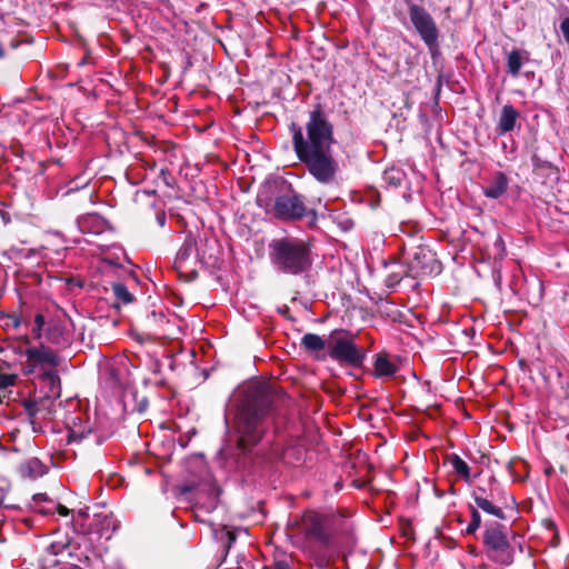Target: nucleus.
Returning a JSON list of instances; mask_svg holds the SVG:
<instances>
[{
  "instance_id": "1",
  "label": "nucleus",
  "mask_w": 569,
  "mask_h": 569,
  "mask_svg": "<svg viewBox=\"0 0 569 569\" xmlns=\"http://www.w3.org/2000/svg\"><path fill=\"white\" fill-rule=\"evenodd\" d=\"M292 146L307 172L320 184L330 186L338 181L340 164L335 154L333 124L318 104L309 112L305 129L292 122L289 126Z\"/></svg>"
},
{
  "instance_id": "2",
  "label": "nucleus",
  "mask_w": 569,
  "mask_h": 569,
  "mask_svg": "<svg viewBox=\"0 0 569 569\" xmlns=\"http://www.w3.org/2000/svg\"><path fill=\"white\" fill-rule=\"evenodd\" d=\"M276 395L266 385H253L247 388L243 400L238 409L234 428L239 436L238 445L231 451L223 450V467L229 471L246 470L253 463V452L270 426Z\"/></svg>"
},
{
  "instance_id": "3",
  "label": "nucleus",
  "mask_w": 569,
  "mask_h": 569,
  "mask_svg": "<svg viewBox=\"0 0 569 569\" xmlns=\"http://www.w3.org/2000/svg\"><path fill=\"white\" fill-rule=\"evenodd\" d=\"M257 203L281 221H298L309 213L305 198L286 180L266 186L257 197ZM313 219L316 211L310 210Z\"/></svg>"
},
{
  "instance_id": "4",
  "label": "nucleus",
  "mask_w": 569,
  "mask_h": 569,
  "mask_svg": "<svg viewBox=\"0 0 569 569\" xmlns=\"http://www.w3.org/2000/svg\"><path fill=\"white\" fill-rule=\"evenodd\" d=\"M269 258L277 271L291 276L302 274L312 266L310 243L295 237L272 240L269 244Z\"/></svg>"
},
{
  "instance_id": "5",
  "label": "nucleus",
  "mask_w": 569,
  "mask_h": 569,
  "mask_svg": "<svg viewBox=\"0 0 569 569\" xmlns=\"http://www.w3.org/2000/svg\"><path fill=\"white\" fill-rule=\"evenodd\" d=\"M315 358L321 361L330 358L341 366L359 368L366 359V353L365 350L356 343V336L351 331L336 329L329 333L328 351L322 355H317Z\"/></svg>"
},
{
  "instance_id": "6",
  "label": "nucleus",
  "mask_w": 569,
  "mask_h": 569,
  "mask_svg": "<svg viewBox=\"0 0 569 569\" xmlns=\"http://www.w3.org/2000/svg\"><path fill=\"white\" fill-rule=\"evenodd\" d=\"M508 528L498 522L487 523L483 532V543L490 557L507 566L512 563L515 556V547L508 540Z\"/></svg>"
},
{
  "instance_id": "7",
  "label": "nucleus",
  "mask_w": 569,
  "mask_h": 569,
  "mask_svg": "<svg viewBox=\"0 0 569 569\" xmlns=\"http://www.w3.org/2000/svg\"><path fill=\"white\" fill-rule=\"evenodd\" d=\"M289 526L297 535L303 536L306 540L318 542L322 546L330 543V536L326 528V519L318 512L307 511L300 519L291 520Z\"/></svg>"
},
{
  "instance_id": "8",
  "label": "nucleus",
  "mask_w": 569,
  "mask_h": 569,
  "mask_svg": "<svg viewBox=\"0 0 569 569\" xmlns=\"http://www.w3.org/2000/svg\"><path fill=\"white\" fill-rule=\"evenodd\" d=\"M409 18L415 30L428 47L431 53L438 50L439 30L431 14L421 6L410 3Z\"/></svg>"
},
{
  "instance_id": "9",
  "label": "nucleus",
  "mask_w": 569,
  "mask_h": 569,
  "mask_svg": "<svg viewBox=\"0 0 569 569\" xmlns=\"http://www.w3.org/2000/svg\"><path fill=\"white\" fill-rule=\"evenodd\" d=\"M472 498L476 506L483 512L499 519H505L503 507L507 506L508 496L498 486L489 491L482 487H477L472 492Z\"/></svg>"
},
{
  "instance_id": "10",
  "label": "nucleus",
  "mask_w": 569,
  "mask_h": 569,
  "mask_svg": "<svg viewBox=\"0 0 569 569\" xmlns=\"http://www.w3.org/2000/svg\"><path fill=\"white\" fill-rule=\"evenodd\" d=\"M52 405L53 400H50L49 397H41L39 399L33 400H23L22 413L27 416V419L31 425L33 432H40L42 429L41 422L43 420L50 419L52 415Z\"/></svg>"
},
{
  "instance_id": "11",
  "label": "nucleus",
  "mask_w": 569,
  "mask_h": 569,
  "mask_svg": "<svg viewBox=\"0 0 569 569\" xmlns=\"http://www.w3.org/2000/svg\"><path fill=\"white\" fill-rule=\"evenodd\" d=\"M409 269L417 274L432 276L439 274L442 266L431 250L418 247L411 254Z\"/></svg>"
},
{
  "instance_id": "12",
  "label": "nucleus",
  "mask_w": 569,
  "mask_h": 569,
  "mask_svg": "<svg viewBox=\"0 0 569 569\" xmlns=\"http://www.w3.org/2000/svg\"><path fill=\"white\" fill-rule=\"evenodd\" d=\"M82 233L100 234L108 228V221L97 213H88L77 219Z\"/></svg>"
},
{
  "instance_id": "13",
  "label": "nucleus",
  "mask_w": 569,
  "mask_h": 569,
  "mask_svg": "<svg viewBox=\"0 0 569 569\" xmlns=\"http://www.w3.org/2000/svg\"><path fill=\"white\" fill-rule=\"evenodd\" d=\"M196 248H197L196 237L192 233H188L184 237V240H183L181 247L179 248V250L176 254L174 261H173V266L177 270L182 271L186 268L187 262L191 259L192 254L196 251Z\"/></svg>"
},
{
  "instance_id": "14",
  "label": "nucleus",
  "mask_w": 569,
  "mask_h": 569,
  "mask_svg": "<svg viewBox=\"0 0 569 569\" xmlns=\"http://www.w3.org/2000/svg\"><path fill=\"white\" fill-rule=\"evenodd\" d=\"M29 361L58 367L60 359L50 348L41 346L40 348H29L24 352Z\"/></svg>"
},
{
  "instance_id": "15",
  "label": "nucleus",
  "mask_w": 569,
  "mask_h": 569,
  "mask_svg": "<svg viewBox=\"0 0 569 569\" xmlns=\"http://www.w3.org/2000/svg\"><path fill=\"white\" fill-rule=\"evenodd\" d=\"M508 186L509 179L507 176L501 171H497L483 188V194L490 199H498L507 191Z\"/></svg>"
},
{
  "instance_id": "16",
  "label": "nucleus",
  "mask_w": 569,
  "mask_h": 569,
  "mask_svg": "<svg viewBox=\"0 0 569 569\" xmlns=\"http://www.w3.org/2000/svg\"><path fill=\"white\" fill-rule=\"evenodd\" d=\"M518 118L519 112L513 106H503L497 124L498 133L505 134L512 131L516 127Z\"/></svg>"
},
{
  "instance_id": "17",
  "label": "nucleus",
  "mask_w": 569,
  "mask_h": 569,
  "mask_svg": "<svg viewBox=\"0 0 569 569\" xmlns=\"http://www.w3.org/2000/svg\"><path fill=\"white\" fill-rule=\"evenodd\" d=\"M300 345L308 352L316 353V356L322 355L328 351L329 336L323 339L316 333H306L302 336Z\"/></svg>"
},
{
  "instance_id": "18",
  "label": "nucleus",
  "mask_w": 569,
  "mask_h": 569,
  "mask_svg": "<svg viewBox=\"0 0 569 569\" xmlns=\"http://www.w3.org/2000/svg\"><path fill=\"white\" fill-rule=\"evenodd\" d=\"M530 59L529 52L521 49H513L507 53V71L516 78L519 76L522 66Z\"/></svg>"
},
{
  "instance_id": "19",
  "label": "nucleus",
  "mask_w": 569,
  "mask_h": 569,
  "mask_svg": "<svg viewBox=\"0 0 569 569\" xmlns=\"http://www.w3.org/2000/svg\"><path fill=\"white\" fill-rule=\"evenodd\" d=\"M93 526L94 531L99 535L100 538L109 540L118 529L119 522L113 518L112 515H106L97 519Z\"/></svg>"
},
{
  "instance_id": "20",
  "label": "nucleus",
  "mask_w": 569,
  "mask_h": 569,
  "mask_svg": "<svg viewBox=\"0 0 569 569\" xmlns=\"http://www.w3.org/2000/svg\"><path fill=\"white\" fill-rule=\"evenodd\" d=\"M48 468L38 458H30L20 466V472L23 477L37 479L44 476Z\"/></svg>"
},
{
  "instance_id": "21",
  "label": "nucleus",
  "mask_w": 569,
  "mask_h": 569,
  "mask_svg": "<svg viewBox=\"0 0 569 569\" xmlns=\"http://www.w3.org/2000/svg\"><path fill=\"white\" fill-rule=\"evenodd\" d=\"M373 367L376 376L379 378L392 377L398 370L397 366L386 353H379L376 356Z\"/></svg>"
},
{
  "instance_id": "22",
  "label": "nucleus",
  "mask_w": 569,
  "mask_h": 569,
  "mask_svg": "<svg viewBox=\"0 0 569 569\" xmlns=\"http://www.w3.org/2000/svg\"><path fill=\"white\" fill-rule=\"evenodd\" d=\"M41 380L48 387V395L46 397H49L50 400L53 398L60 397L61 392V383H60V377L54 370H48L44 371L41 375Z\"/></svg>"
},
{
  "instance_id": "23",
  "label": "nucleus",
  "mask_w": 569,
  "mask_h": 569,
  "mask_svg": "<svg viewBox=\"0 0 569 569\" xmlns=\"http://www.w3.org/2000/svg\"><path fill=\"white\" fill-rule=\"evenodd\" d=\"M448 461L450 462L453 471L458 476H460L465 480H469L470 467L465 460H462L457 453H451L450 456H448Z\"/></svg>"
},
{
  "instance_id": "24",
  "label": "nucleus",
  "mask_w": 569,
  "mask_h": 569,
  "mask_svg": "<svg viewBox=\"0 0 569 569\" xmlns=\"http://www.w3.org/2000/svg\"><path fill=\"white\" fill-rule=\"evenodd\" d=\"M405 179V172L398 168H389L385 170L382 180L388 187L397 188Z\"/></svg>"
},
{
  "instance_id": "25",
  "label": "nucleus",
  "mask_w": 569,
  "mask_h": 569,
  "mask_svg": "<svg viewBox=\"0 0 569 569\" xmlns=\"http://www.w3.org/2000/svg\"><path fill=\"white\" fill-rule=\"evenodd\" d=\"M112 292L119 301L126 305L133 301V296L129 292L128 288L121 282H116L112 284Z\"/></svg>"
},
{
  "instance_id": "26",
  "label": "nucleus",
  "mask_w": 569,
  "mask_h": 569,
  "mask_svg": "<svg viewBox=\"0 0 569 569\" xmlns=\"http://www.w3.org/2000/svg\"><path fill=\"white\" fill-rule=\"evenodd\" d=\"M469 509H470V513H471V520L466 528V533L473 535L479 529V527L481 525V516L476 507L470 505Z\"/></svg>"
},
{
  "instance_id": "27",
  "label": "nucleus",
  "mask_w": 569,
  "mask_h": 569,
  "mask_svg": "<svg viewBox=\"0 0 569 569\" xmlns=\"http://www.w3.org/2000/svg\"><path fill=\"white\" fill-rule=\"evenodd\" d=\"M91 433L90 428H70L68 430V443L80 442Z\"/></svg>"
},
{
  "instance_id": "28",
  "label": "nucleus",
  "mask_w": 569,
  "mask_h": 569,
  "mask_svg": "<svg viewBox=\"0 0 569 569\" xmlns=\"http://www.w3.org/2000/svg\"><path fill=\"white\" fill-rule=\"evenodd\" d=\"M270 569H293L292 558L287 555H281L274 558Z\"/></svg>"
},
{
  "instance_id": "29",
  "label": "nucleus",
  "mask_w": 569,
  "mask_h": 569,
  "mask_svg": "<svg viewBox=\"0 0 569 569\" xmlns=\"http://www.w3.org/2000/svg\"><path fill=\"white\" fill-rule=\"evenodd\" d=\"M18 376L16 373L0 372V390L16 385Z\"/></svg>"
},
{
  "instance_id": "30",
  "label": "nucleus",
  "mask_w": 569,
  "mask_h": 569,
  "mask_svg": "<svg viewBox=\"0 0 569 569\" xmlns=\"http://www.w3.org/2000/svg\"><path fill=\"white\" fill-rule=\"evenodd\" d=\"M209 491V505L207 507V510H212L217 506L219 491L216 487H210Z\"/></svg>"
},
{
  "instance_id": "31",
  "label": "nucleus",
  "mask_w": 569,
  "mask_h": 569,
  "mask_svg": "<svg viewBox=\"0 0 569 569\" xmlns=\"http://www.w3.org/2000/svg\"><path fill=\"white\" fill-rule=\"evenodd\" d=\"M43 325H44L43 315L37 313L36 318H34V328H33V333L36 335V337H38V338L40 337V332H41Z\"/></svg>"
},
{
  "instance_id": "32",
  "label": "nucleus",
  "mask_w": 569,
  "mask_h": 569,
  "mask_svg": "<svg viewBox=\"0 0 569 569\" xmlns=\"http://www.w3.org/2000/svg\"><path fill=\"white\" fill-rule=\"evenodd\" d=\"M68 547L67 543H62V542H54V543H51L49 547H48V551L54 556L57 555H60L62 553V551Z\"/></svg>"
},
{
  "instance_id": "33",
  "label": "nucleus",
  "mask_w": 569,
  "mask_h": 569,
  "mask_svg": "<svg viewBox=\"0 0 569 569\" xmlns=\"http://www.w3.org/2000/svg\"><path fill=\"white\" fill-rule=\"evenodd\" d=\"M560 30L566 42L569 44V18H565L560 23Z\"/></svg>"
},
{
  "instance_id": "34",
  "label": "nucleus",
  "mask_w": 569,
  "mask_h": 569,
  "mask_svg": "<svg viewBox=\"0 0 569 569\" xmlns=\"http://www.w3.org/2000/svg\"><path fill=\"white\" fill-rule=\"evenodd\" d=\"M401 280V276H399L398 273H390L387 279H386V283L388 287H392V286H396L400 282Z\"/></svg>"
},
{
  "instance_id": "35",
  "label": "nucleus",
  "mask_w": 569,
  "mask_h": 569,
  "mask_svg": "<svg viewBox=\"0 0 569 569\" xmlns=\"http://www.w3.org/2000/svg\"><path fill=\"white\" fill-rule=\"evenodd\" d=\"M0 218L3 222V224H6V226L11 223V221H12L10 213L4 210H0Z\"/></svg>"
},
{
  "instance_id": "36",
  "label": "nucleus",
  "mask_w": 569,
  "mask_h": 569,
  "mask_svg": "<svg viewBox=\"0 0 569 569\" xmlns=\"http://www.w3.org/2000/svg\"><path fill=\"white\" fill-rule=\"evenodd\" d=\"M57 511H58V513L60 516H63V517H66V516H68L70 513V510L67 507L62 506V505H58L57 506Z\"/></svg>"
},
{
  "instance_id": "37",
  "label": "nucleus",
  "mask_w": 569,
  "mask_h": 569,
  "mask_svg": "<svg viewBox=\"0 0 569 569\" xmlns=\"http://www.w3.org/2000/svg\"><path fill=\"white\" fill-rule=\"evenodd\" d=\"M157 221H158V223H159L161 227H163V226H164V223H166V216H164V213H159V214L157 216Z\"/></svg>"
},
{
  "instance_id": "38",
  "label": "nucleus",
  "mask_w": 569,
  "mask_h": 569,
  "mask_svg": "<svg viewBox=\"0 0 569 569\" xmlns=\"http://www.w3.org/2000/svg\"><path fill=\"white\" fill-rule=\"evenodd\" d=\"M33 500L34 501H44V500H47V495L46 493H37V495H34Z\"/></svg>"
},
{
  "instance_id": "39",
  "label": "nucleus",
  "mask_w": 569,
  "mask_h": 569,
  "mask_svg": "<svg viewBox=\"0 0 569 569\" xmlns=\"http://www.w3.org/2000/svg\"><path fill=\"white\" fill-rule=\"evenodd\" d=\"M21 325V320L19 317H12V326L13 328H18Z\"/></svg>"
},
{
  "instance_id": "40",
  "label": "nucleus",
  "mask_w": 569,
  "mask_h": 569,
  "mask_svg": "<svg viewBox=\"0 0 569 569\" xmlns=\"http://www.w3.org/2000/svg\"><path fill=\"white\" fill-rule=\"evenodd\" d=\"M78 516L81 518H86L88 516V509H79Z\"/></svg>"
},
{
  "instance_id": "41",
  "label": "nucleus",
  "mask_w": 569,
  "mask_h": 569,
  "mask_svg": "<svg viewBox=\"0 0 569 569\" xmlns=\"http://www.w3.org/2000/svg\"><path fill=\"white\" fill-rule=\"evenodd\" d=\"M227 535H228L229 541H234L236 537L232 532L228 531Z\"/></svg>"
},
{
  "instance_id": "42",
  "label": "nucleus",
  "mask_w": 569,
  "mask_h": 569,
  "mask_svg": "<svg viewBox=\"0 0 569 569\" xmlns=\"http://www.w3.org/2000/svg\"><path fill=\"white\" fill-rule=\"evenodd\" d=\"M3 56H4V48H3L2 42L0 41V58H2Z\"/></svg>"
},
{
  "instance_id": "43",
  "label": "nucleus",
  "mask_w": 569,
  "mask_h": 569,
  "mask_svg": "<svg viewBox=\"0 0 569 569\" xmlns=\"http://www.w3.org/2000/svg\"><path fill=\"white\" fill-rule=\"evenodd\" d=\"M278 457V452L270 453L268 457H266V460H271L272 458Z\"/></svg>"
}]
</instances>
